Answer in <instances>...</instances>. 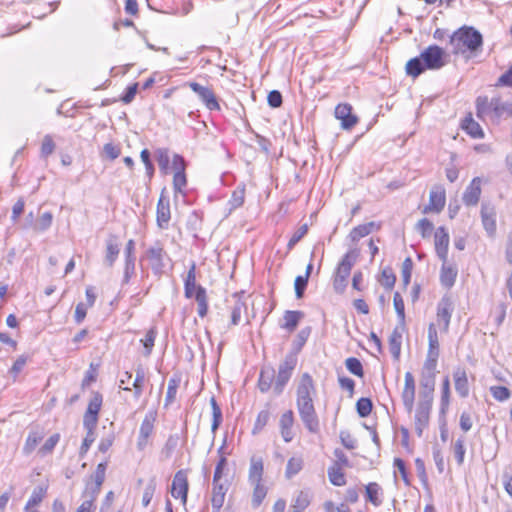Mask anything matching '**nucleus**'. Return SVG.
Here are the masks:
<instances>
[{
    "label": "nucleus",
    "mask_w": 512,
    "mask_h": 512,
    "mask_svg": "<svg viewBox=\"0 0 512 512\" xmlns=\"http://www.w3.org/2000/svg\"><path fill=\"white\" fill-rule=\"evenodd\" d=\"M315 395L316 389L311 375L302 374L296 389V406L301 421L311 433H317L320 426L313 403Z\"/></svg>",
    "instance_id": "f257e3e1"
},
{
    "label": "nucleus",
    "mask_w": 512,
    "mask_h": 512,
    "mask_svg": "<svg viewBox=\"0 0 512 512\" xmlns=\"http://www.w3.org/2000/svg\"><path fill=\"white\" fill-rule=\"evenodd\" d=\"M447 64V55L443 48L430 45L417 57L406 63V73L414 78L426 70H439Z\"/></svg>",
    "instance_id": "f03ea898"
},
{
    "label": "nucleus",
    "mask_w": 512,
    "mask_h": 512,
    "mask_svg": "<svg viewBox=\"0 0 512 512\" xmlns=\"http://www.w3.org/2000/svg\"><path fill=\"white\" fill-rule=\"evenodd\" d=\"M449 43L454 55H463L465 58H470L481 50L483 37L475 28L463 26L453 32Z\"/></svg>",
    "instance_id": "7ed1b4c3"
},
{
    "label": "nucleus",
    "mask_w": 512,
    "mask_h": 512,
    "mask_svg": "<svg viewBox=\"0 0 512 512\" xmlns=\"http://www.w3.org/2000/svg\"><path fill=\"white\" fill-rule=\"evenodd\" d=\"M107 462H101L97 465L95 472L86 481L85 489L82 493L84 500L92 503L97 499L101 486L105 481Z\"/></svg>",
    "instance_id": "20e7f679"
},
{
    "label": "nucleus",
    "mask_w": 512,
    "mask_h": 512,
    "mask_svg": "<svg viewBox=\"0 0 512 512\" xmlns=\"http://www.w3.org/2000/svg\"><path fill=\"white\" fill-rule=\"evenodd\" d=\"M297 364V357L294 354L286 355L284 361L279 365L278 374L274 383V392L279 395L291 378L292 372Z\"/></svg>",
    "instance_id": "39448f33"
},
{
    "label": "nucleus",
    "mask_w": 512,
    "mask_h": 512,
    "mask_svg": "<svg viewBox=\"0 0 512 512\" xmlns=\"http://www.w3.org/2000/svg\"><path fill=\"white\" fill-rule=\"evenodd\" d=\"M433 400L419 398L415 411V431L421 437L424 429L428 426Z\"/></svg>",
    "instance_id": "423d86ee"
},
{
    "label": "nucleus",
    "mask_w": 512,
    "mask_h": 512,
    "mask_svg": "<svg viewBox=\"0 0 512 512\" xmlns=\"http://www.w3.org/2000/svg\"><path fill=\"white\" fill-rule=\"evenodd\" d=\"M166 257V252L161 243L156 242L151 247H149L146 251V258L149 261L151 269L154 274L160 275L163 272L165 267L164 259Z\"/></svg>",
    "instance_id": "0eeeda50"
},
{
    "label": "nucleus",
    "mask_w": 512,
    "mask_h": 512,
    "mask_svg": "<svg viewBox=\"0 0 512 512\" xmlns=\"http://www.w3.org/2000/svg\"><path fill=\"white\" fill-rule=\"evenodd\" d=\"M228 489L229 482L227 480L222 481V479H213L211 491L212 512H220Z\"/></svg>",
    "instance_id": "6e6552de"
},
{
    "label": "nucleus",
    "mask_w": 512,
    "mask_h": 512,
    "mask_svg": "<svg viewBox=\"0 0 512 512\" xmlns=\"http://www.w3.org/2000/svg\"><path fill=\"white\" fill-rule=\"evenodd\" d=\"M189 483L187 472L185 470H179L174 475L172 486H171V495L174 498H180L183 505L187 502Z\"/></svg>",
    "instance_id": "1a4fd4ad"
},
{
    "label": "nucleus",
    "mask_w": 512,
    "mask_h": 512,
    "mask_svg": "<svg viewBox=\"0 0 512 512\" xmlns=\"http://www.w3.org/2000/svg\"><path fill=\"white\" fill-rule=\"evenodd\" d=\"M189 87L195 92L201 101L209 110H219L220 105L215 97V94L208 87H204L197 82H190Z\"/></svg>",
    "instance_id": "9d476101"
},
{
    "label": "nucleus",
    "mask_w": 512,
    "mask_h": 512,
    "mask_svg": "<svg viewBox=\"0 0 512 512\" xmlns=\"http://www.w3.org/2000/svg\"><path fill=\"white\" fill-rule=\"evenodd\" d=\"M170 218V201L169 198L164 195V191H162L157 203L156 210V221L158 227L161 229H167L169 226Z\"/></svg>",
    "instance_id": "9b49d317"
},
{
    "label": "nucleus",
    "mask_w": 512,
    "mask_h": 512,
    "mask_svg": "<svg viewBox=\"0 0 512 512\" xmlns=\"http://www.w3.org/2000/svg\"><path fill=\"white\" fill-rule=\"evenodd\" d=\"M415 380L411 372H406L404 377V388L402 391L403 405L408 413L414 408Z\"/></svg>",
    "instance_id": "f8f14e48"
},
{
    "label": "nucleus",
    "mask_w": 512,
    "mask_h": 512,
    "mask_svg": "<svg viewBox=\"0 0 512 512\" xmlns=\"http://www.w3.org/2000/svg\"><path fill=\"white\" fill-rule=\"evenodd\" d=\"M482 178L474 177L470 184L466 187L462 201L466 206H476L481 196Z\"/></svg>",
    "instance_id": "ddd939ff"
},
{
    "label": "nucleus",
    "mask_w": 512,
    "mask_h": 512,
    "mask_svg": "<svg viewBox=\"0 0 512 512\" xmlns=\"http://www.w3.org/2000/svg\"><path fill=\"white\" fill-rule=\"evenodd\" d=\"M435 251L442 262H447L449 234L445 227H438L434 234Z\"/></svg>",
    "instance_id": "4468645a"
},
{
    "label": "nucleus",
    "mask_w": 512,
    "mask_h": 512,
    "mask_svg": "<svg viewBox=\"0 0 512 512\" xmlns=\"http://www.w3.org/2000/svg\"><path fill=\"white\" fill-rule=\"evenodd\" d=\"M481 220L487 234L489 236H494L496 232V211L495 207L490 203H482Z\"/></svg>",
    "instance_id": "2eb2a0df"
},
{
    "label": "nucleus",
    "mask_w": 512,
    "mask_h": 512,
    "mask_svg": "<svg viewBox=\"0 0 512 512\" xmlns=\"http://www.w3.org/2000/svg\"><path fill=\"white\" fill-rule=\"evenodd\" d=\"M334 114L341 121V127L345 130H350L358 122V118L352 114V107L349 104H338Z\"/></svg>",
    "instance_id": "dca6fc26"
},
{
    "label": "nucleus",
    "mask_w": 512,
    "mask_h": 512,
    "mask_svg": "<svg viewBox=\"0 0 512 512\" xmlns=\"http://www.w3.org/2000/svg\"><path fill=\"white\" fill-rule=\"evenodd\" d=\"M358 257V253L356 250L348 251L339 262L338 267L336 269L335 275L339 276V280L341 282L347 281L348 276L350 275L351 269L354 266Z\"/></svg>",
    "instance_id": "f3484780"
},
{
    "label": "nucleus",
    "mask_w": 512,
    "mask_h": 512,
    "mask_svg": "<svg viewBox=\"0 0 512 512\" xmlns=\"http://www.w3.org/2000/svg\"><path fill=\"white\" fill-rule=\"evenodd\" d=\"M445 191L442 188L433 189L430 191L429 204L424 208L423 212L440 213L445 206Z\"/></svg>",
    "instance_id": "a211bd4d"
},
{
    "label": "nucleus",
    "mask_w": 512,
    "mask_h": 512,
    "mask_svg": "<svg viewBox=\"0 0 512 512\" xmlns=\"http://www.w3.org/2000/svg\"><path fill=\"white\" fill-rule=\"evenodd\" d=\"M453 379L457 394L461 398L468 397L470 389L466 370L462 367H457L453 372Z\"/></svg>",
    "instance_id": "6ab92c4d"
},
{
    "label": "nucleus",
    "mask_w": 512,
    "mask_h": 512,
    "mask_svg": "<svg viewBox=\"0 0 512 512\" xmlns=\"http://www.w3.org/2000/svg\"><path fill=\"white\" fill-rule=\"evenodd\" d=\"M120 253V244L116 235H109L106 240V253L104 257V264L108 267H112L118 258Z\"/></svg>",
    "instance_id": "aec40b11"
},
{
    "label": "nucleus",
    "mask_w": 512,
    "mask_h": 512,
    "mask_svg": "<svg viewBox=\"0 0 512 512\" xmlns=\"http://www.w3.org/2000/svg\"><path fill=\"white\" fill-rule=\"evenodd\" d=\"M436 374L421 372L419 398L434 399Z\"/></svg>",
    "instance_id": "412c9836"
},
{
    "label": "nucleus",
    "mask_w": 512,
    "mask_h": 512,
    "mask_svg": "<svg viewBox=\"0 0 512 512\" xmlns=\"http://www.w3.org/2000/svg\"><path fill=\"white\" fill-rule=\"evenodd\" d=\"M452 310L453 307L450 298L443 297L438 303L437 320L438 322H443L444 330H447L449 327Z\"/></svg>",
    "instance_id": "4be33fe9"
},
{
    "label": "nucleus",
    "mask_w": 512,
    "mask_h": 512,
    "mask_svg": "<svg viewBox=\"0 0 512 512\" xmlns=\"http://www.w3.org/2000/svg\"><path fill=\"white\" fill-rule=\"evenodd\" d=\"M294 423V414L292 410H288L285 413L282 414L279 426H280V432L283 440L285 442H290L293 439V432H292V426Z\"/></svg>",
    "instance_id": "5701e85b"
},
{
    "label": "nucleus",
    "mask_w": 512,
    "mask_h": 512,
    "mask_svg": "<svg viewBox=\"0 0 512 512\" xmlns=\"http://www.w3.org/2000/svg\"><path fill=\"white\" fill-rule=\"evenodd\" d=\"M493 120L498 121L502 117H512V102L502 101L500 97L492 98Z\"/></svg>",
    "instance_id": "b1692460"
},
{
    "label": "nucleus",
    "mask_w": 512,
    "mask_h": 512,
    "mask_svg": "<svg viewBox=\"0 0 512 512\" xmlns=\"http://www.w3.org/2000/svg\"><path fill=\"white\" fill-rule=\"evenodd\" d=\"M457 274L458 270L454 265L443 262L440 271L441 284L446 288H451L456 281Z\"/></svg>",
    "instance_id": "393cba45"
},
{
    "label": "nucleus",
    "mask_w": 512,
    "mask_h": 512,
    "mask_svg": "<svg viewBox=\"0 0 512 512\" xmlns=\"http://www.w3.org/2000/svg\"><path fill=\"white\" fill-rule=\"evenodd\" d=\"M476 115L480 119L491 117L493 120L492 98L489 100L487 96H479L476 99Z\"/></svg>",
    "instance_id": "a878e982"
},
{
    "label": "nucleus",
    "mask_w": 512,
    "mask_h": 512,
    "mask_svg": "<svg viewBox=\"0 0 512 512\" xmlns=\"http://www.w3.org/2000/svg\"><path fill=\"white\" fill-rule=\"evenodd\" d=\"M196 264L192 262L184 281V293L186 298H192L197 291Z\"/></svg>",
    "instance_id": "bb28decb"
},
{
    "label": "nucleus",
    "mask_w": 512,
    "mask_h": 512,
    "mask_svg": "<svg viewBox=\"0 0 512 512\" xmlns=\"http://www.w3.org/2000/svg\"><path fill=\"white\" fill-rule=\"evenodd\" d=\"M303 317L304 313L302 311L288 310L283 316L284 323L281 325V327L289 332H292L296 329Z\"/></svg>",
    "instance_id": "cd10ccee"
},
{
    "label": "nucleus",
    "mask_w": 512,
    "mask_h": 512,
    "mask_svg": "<svg viewBox=\"0 0 512 512\" xmlns=\"http://www.w3.org/2000/svg\"><path fill=\"white\" fill-rule=\"evenodd\" d=\"M463 130L472 138H483L484 132L479 123H477L471 115L467 116L462 123Z\"/></svg>",
    "instance_id": "c85d7f7f"
},
{
    "label": "nucleus",
    "mask_w": 512,
    "mask_h": 512,
    "mask_svg": "<svg viewBox=\"0 0 512 512\" xmlns=\"http://www.w3.org/2000/svg\"><path fill=\"white\" fill-rule=\"evenodd\" d=\"M374 228H379L375 222H368L365 224L358 225L350 232V238L353 242L359 241L361 238L369 235Z\"/></svg>",
    "instance_id": "c756f323"
},
{
    "label": "nucleus",
    "mask_w": 512,
    "mask_h": 512,
    "mask_svg": "<svg viewBox=\"0 0 512 512\" xmlns=\"http://www.w3.org/2000/svg\"><path fill=\"white\" fill-rule=\"evenodd\" d=\"M263 475V461L261 458L253 457L249 468V482L258 483L262 482Z\"/></svg>",
    "instance_id": "7c9ffc66"
},
{
    "label": "nucleus",
    "mask_w": 512,
    "mask_h": 512,
    "mask_svg": "<svg viewBox=\"0 0 512 512\" xmlns=\"http://www.w3.org/2000/svg\"><path fill=\"white\" fill-rule=\"evenodd\" d=\"M275 371L273 368H265L261 370L258 387L261 392H267L273 384Z\"/></svg>",
    "instance_id": "2f4dec72"
},
{
    "label": "nucleus",
    "mask_w": 512,
    "mask_h": 512,
    "mask_svg": "<svg viewBox=\"0 0 512 512\" xmlns=\"http://www.w3.org/2000/svg\"><path fill=\"white\" fill-rule=\"evenodd\" d=\"M401 344H402V332L399 330V327H395L389 337V348L390 352L395 359H398L401 352Z\"/></svg>",
    "instance_id": "473e14b6"
},
{
    "label": "nucleus",
    "mask_w": 512,
    "mask_h": 512,
    "mask_svg": "<svg viewBox=\"0 0 512 512\" xmlns=\"http://www.w3.org/2000/svg\"><path fill=\"white\" fill-rule=\"evenodd\" d=\"M367 500L370 501L374 506H380L382 504V499L380 495L382 494V489L380 485L376 482H371L365 487Z\"/></svg>",
    "instance_id": "72a5a7b5"
},
{
    "label": "nucleus",
    "mask_w": 512,
    "mask_h": 512,
    "mask_svg": "<svg viewBox=\"0 0 512 512\" xmlns=\"http://www.w3.org/2000/svg\"><path fill=\"white\" fill-rule=\"evenodd\" d=\"M195 300L197 302V312L198 315L203 318L207 315L208 312V302H207V295L206 290L204 287L198 285L197 291L195 293Z\"/></svg>",
    "instance_id": "f704fd0d"
},
{
    "label": "nucleus",
    "mask_w": 512,
    "mask_h": 512,
    "mask_svg": "<svg viewBox=\"0 0 512 512\" xmlns=\"http://www.w3.org/2000/svg\"><path fill=\"white\" fill-rule=\"evenodd\" d=\"M329 481L334 486H344L346 484L345 474L338 464H333L327 471Z\"/></svg>",
    "instance_id": "c9c22d12"
},
{
    "label": "nucleus",
    "mask_w": 512,
    "mask_h": 512,
    "mask_svg": "<svg viewBox=\"0 0 512 512\" xmlns=\"http://www.w3.org/2000/svg\"><path fill=\"white\" fill-rule=\"evenodd\" d=\"M46 493H47V487H43V486L35 487L24 508L34 509L35 506L39 505L43 501Z\"/></svg>",
    "instance_id": "e433bc0d"
},
{
    "label": "nucleus",
    "mask_w": 512,
    "mask_h": 512,
    "mask_svg": "<svg viewBox=\"0 0 512 512\" xmlns=\"http://www.w3.org/2000/svg\"><path fill=\"white\" fill-rule=\"evenodd\" d=\"M42 439H43V436L41 433H39L37 431L29 432L26 442L23 446V453L25 455L31 454L35 450L37 445L42 441Z\"/></svg>",
    "instance_id": "4c0bfd02"
},
{
    "label": "nucleus",
    "mask_w": 512,
    "mask_h": 512,
    "mask_svg": "<svg viewBox=\"0 0 512 512\" xmlns=\"http://www.w3.org/2000/svg\"><path fill=\"white\" fill-rule=\"evenodd\" d=\"M428 352L427 354H431L433 352L434 355H439V340L438 333L435 324L431 323L428 327Z\"/></svg>",
    "instance_id": "58836bf2"
},
{
    "label": "nucleus",
    "mask_w": 512,
    "mask_h": 512,
    "mask_svg": "<svg viewBox=\"0 0 512 512\" xmlns=\"http://www.w3.org/2000/svg\"><path fill=\"white\" fill-rule=\"evenodd\" d=\"M450 404V379L445 376L442 382L440 412L444 414Z\"/></svg>",
    "instance_id": "ea45409f"
},
{
    "label": "nucleus",
    "mask_w": 512,
    "mask_h": 512,
    "mask_svg": "<svg viewBox=\"0 0 512 512\" xmlns=\"http://www.w3.org/2000/svg\"><path fill=\"white\" fill-rule=\"evenodd\" d=\"M310 504V497L307 492L300 491L291 505L292 512H303Z\"/></svg>",
    "instance_id": "a19ab883"
},
{
    "label": "nucleus",
    "mask_w": 512,
    "mask_h": 512,
    "mask_svg": "<svg viewBox=\"0 0 512 512\" xmlns=\"http://www.w3.org/2000/svg\"><path fill=\"white\" fill-rule=\"evenodd\" d=\"M154 422H155V414L152 412H149L148 414H146V416L144 417V419L141 423L139 435H142L143 438H149L154 429Z\"/></svg>",
    "instance_id": "79ce46f5"
},
{
    "label": "nucleus",
    "mask_w": 512,
    "mask_h": 512,
    "mask_svg": "<svg viewBox=\"0 0 512 512\" xmlns=\"http://www.w3.org/2000/svg\"><path fill=\"white\" fill-rule=\"evenodd\" d=\"M251 485L254 487L253 496H252V505L254 508H257L260 506V504L266 497L267 489L264 485H262L261 482L251 483Z\"/></svg>",
    "instance_id": "37998d69"
},
{
    "label": "nucleus",
    "mask_w": 512,
    "mask_h": 512,
    "mask_svg": "<svg viewBox=\"0 0 512 512\" xmlns=\"http://www.w3.org/2000/svg\"><path fill=\"white\" fill-rule=\"evenodd\" d=\"M393 304L400 326L403 328L405 324V305L402 296L399 292H395L393 296Z\"/></svg>",
    "instance_id": "c03bdc74"
},
{
    "label": "nucleus",
    "mask_w": 512,
    "mask_h": 512,
    "mask_svg": "<svg viewBox=\"0 0 512 512\" xmlns=\"http://www.w3.org/2000/svg\"><path fill=\"white\" fill-rule=\"evenodd\" d=\"M155 156H156V160H157L160 170L166 174L168 172L169 163H170V156H169L168 149H166V148L157 149L155 152Z\"/></svg>",
    "instance_id": "a18cd8bd"
},
{
    "label": "nucleus",
    "mask_w": 512,
    "mask_h": 512,
    "mask_svg": "<svg viewBox=\"0 0 512 512\" xmlns=\"http://www.w3.org/2000/svg\"><path fill=\"white\" fill-rule=\"evenodd\" d=\"M144 381H145V372H144V369L141 366H139L136 369V377L132 384V386L134 388V397L136 399H139L140 396L142 395Z\"/></svg>",
    "instance_id": "49530a36"
},
{
    "label": "nucleus",
    "mask_w": 512,
    "mask_h": 512,
    "mask_svg": "<svg viewBox=\"0 0 512 512\" xmlns=\"http://www.w3.org/2000/svg\"><path fill=\"white\" fill-rule=\"evenodd\" d=\"M245 199V186L239 185L232 193L229 204L231 210L239 208L243 205Z\"/></svg>",
    "instance_id": "de8ad7c7"
},
{
    "label": "nucleus",
    "mask_w": 512,
    "mask_h": 512,
    "mask_svg": "<svg viewBox=\"0 0 512 512\" xmlns=\"http://www.w3.org/2000/svg\"><path fill=\"white\" fill-rule=\"evenodd\" d=\"M210 404H211V408H212V417H213L211 429L213 432H215L221 424L222 411L214 397H211Z\"/></svg>",
    "instance_id": "09e8293b"
},
{
    "label": "nucleus",
    "mask_w": 512,
    "mask_h": 512,
    "mask_svg": "<svg viewBox=\"0 0 512 512\" xmlns=\"http://www.w3.org/2000/svg\"><path fill=\"white\" fill-rule=\"evenodd\" d=\"M244 310H246L245 303L237 298L231 307V325L235 326L239 324Z\"/></svg>",
    "instance_id": "8fccbe9b"
},
{
    "label": "nucleus",
    "mask_w": 512,
    "mask_h": 512,
    "mask_svg": "<svg viewBox=\"0 0 512 512\" xmlns=\"http://www.w3.org/2000/svg\"><path fill=\"white\" fill-rule=\"evenodd\" d=\"M348 371L355 376L362 377L364 374L362 363L355 357H349L345 361Z\"/></svg>",
    "instance_id": "3c124183"
},
{
    "label": "nucleus",
    "mask_w": 512,
    "mask_h": 512,
    "mask_svg": "<svg viewBox=\"0 0 512 512\" xmlns=\"http://www.w3.org/2000/svg\"><path fill=\"white\" fill-rule=\"evenodd\" d=\"M303 461L300 458L292 457L288 460L286 466V477L291 478L294 475L298 474L302 469Z\"/></svg>",
    "instance_id": "603ef678"
},
{
    "label": "nucleus",
    "mask_w": 512,
    "mask_h": 512,
    "mask_svg": "<svg viewBox=\"0 0 512 512\" xmlns=\"http://www.w3.org/2000/svg\"><path fill=\"white\" fill-rule=\"evenodd\" d=\"M372 401L369 398L362 397L356 403V410L360 417H367L372 411Z\"/></svg>",
    "instance_id": "864d4df0"
},
{
    "label": "nucleus",
    "mask_w": 512,
    "mask_h": 512,
    "mask_svg": "<svg viewBox=\"0 0 512 512\" xmlns=\"http://www.w3.org/2000/svg\"><path fill=\"white\" fill-rule=\"evenodd\" d=\"M59 440H60V435L58 433L51 435L39 449V451H38L39 454L41 456H46L47 454L51 453L53 451L54 447L59 442Z\"/></svg>",
    "instance_id": "5fc2aeb1"
},
{
    "label": "nucleus",
    "mask_w": 512,
    "mask_h": 512,
    "mask_svg": "<svg viewBox=\"0 0 512 512\" xmlns=\"http://www.w3.org/2000/svg\"><path fill=\"white\" fill-rule=\"evenodd\" d=\"M379 281H380L381 285L388 290H390L394 287L396 277H395L394 273L392 272L391 268H384L382 270L381 278Z\"/></svg>",
    "instance_id": "6e6d98bb"
},
{
    "label": "nucleus",
    "mask_w": 512,
    "mask_h": 512,
    "mask_svg": "<svg viewBox=\"0 0 512 512\" xmlns=\"http://www.w3.org/2000/svg\"><path fill=\"white\" fill-rule=\"evenodd\" d=\"M156 330L154 328H151L147 331L145 334V337L141 339V342L145 349V356H149L151 354L152 348L154 346L155 338H156Z\"/></svg>",
    "instance_id": "4d7b16f0"
},
{
    "label": "nucleus",
    "mask_w": 512,
    "mask_h": 512,
    "mask_svg": "<svg viewBox=\"0 0 512 512\" xmlns=\"http://www.w3.org/2000/svg\"><path fill=\"white\" fill-rule=\"evenodd\" d=\"M433 229V223L427 218L419 220L418 223L416 224V230L421 234L423 238L430 237Z\"/></svg>",
    "instance_id": "13d9d810"
},
{
    "label": "nucleus",
    "mask_w": 512,
    "mask_h": 512,
    "mask_svg": "<svg viewBox=\"0 0 512 512\" xmlns=\"http://www.w3.org/2000/svg\"><path fill=\"white\" fill-rule=\"evenodd\" d=\"M102 405V395L98 392L94 393L92 398L89 401L88 407L86 412H88L91 415L98 416L99 411L101 409Z\"/></svg>",
    "instance_id": "bf43d9fd"
},
{
    "label": "nucleus",
    "mask_w": 512,
    "mask_h": 512,
    "mask_svg": "<svg viewBox=\"0 0 512 512\" xmlns=\"http://www.w3.org/2000/svg\"><path fill=\"white\" fill-rule=\"evenodd\" d=\"M178 386L179 381L177 379L171 378L169 380L165 398V406L170 405L175 400Z\"/></svg>",
    "instance_id": "052dcab7"
},
{
    "label": "nucleus",
    "mask_w": 512,
    "mask_h": 512,
    "mask_svg": "<svg viewBox=\"0 0 512 512\" xmlns=\"http://www.w3.org/2000/svg\"><path fill=\"white\" fill-rule=\"evenodd\" d=\"M492 396L498 401H505L510 398V390L505 386H492L490 388Z\"/></svg>",
    "instance_id": "680f3d73"
},
{
    "label": "nucleus",
    "mask_w": 512,
    "mask_h": 512,
    "mask_svg": "<svg viewBox=\"0 0 512 512\" xmlns=\"http://www.w3.org/2000/svg\"><path fill=\"white\" fill-rule=\"evenodd\" d=\"M155 490H156L155 480L151 479L149 481V483L146 485L144 492H143L142 504L144 507H147L150 504V502L153 498V495L155 493Z\"/></svg>",
    "instance_id": "e2e57ef3"
},
{
    "label": "nucleus",
    "mask_w": 512,
    "mask_h": 512,
    "mask_svg": "<svg viewBox=\"0 0 512 512\" xmlns=\"http://www.w3.org/2000/svg\"><path fill=\"white\" fill-rule=\"evenodd\" d=\"M308 284V276L299 275L295 278L294 289L298 299L302 298Z\"/></svg>",
    "instance_id": "0e129e2a"
},
{
    "label": "nucleus",
    "mask_w": 512,
    "mask_h": 512,
    "mask_svg": "<svg viewBox=\"0 0 512 512\" xmlns=\"http://www.w3.org/2000/svg\"><path fill=\"white\" fill-rule=\"evenodd\" d=\"M438 357H439V355H434L433 352L431 354H427V357H426V360L424 362L421 372L436 374Z\"/></svg>",
    "instance_id": "69168bd1"
},
{
    "label": "nucleus",
    "mask_w": 512,
    "mask_h": 512,
    "mask_svg": "<svg viewBox=\"0 0 512 512\" xmlns=\"http://www.w3.org/2000/svg\"><path fill=\"white\" fill-rule=\"evenodd\" d=\"M308 232V225L303 224L301 225L297 231L292 235L288 242V248L292 249Z\"/></svg>",
    "instance_id": "338daca9"
},
{
    "label": "nucleus",
    "mask_w": 512,
    "mask_h": 512,
    "mask_svg": "<svg viewBox=\"0 0 512 512\" xmlns=\"http://www.w3.org/2000/svg\"><path fill=\"white\" fill-rule=\"evenodd\" d=\"M269 418L270 412L268 410L260 411L254 424L253 433L262 430L268 423Z\"/></svg>",
    "instance_id": "774afa93"
}]
</instances>
